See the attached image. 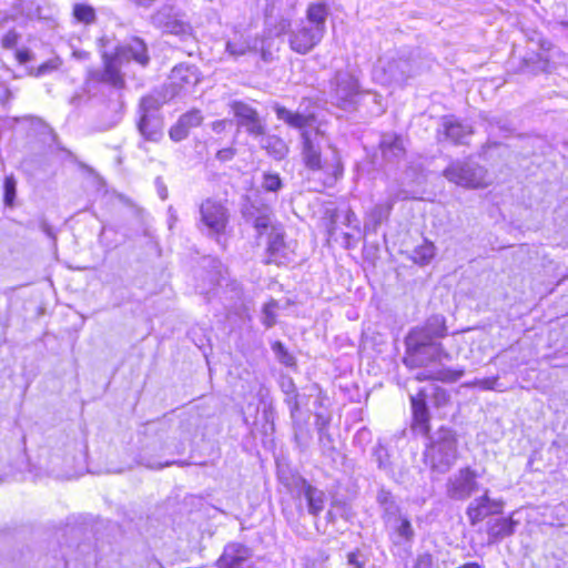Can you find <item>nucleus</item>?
I'll use <instances>...</instances> for the list:
<instances>
[{"label":"nucleus","mask_w":568,"mask_h":568,"mask_svg":"<svg viewBox=\"0 0 568 568\" xmlns=\"http://www.w3.org/2000/svg\"><path fill=\"white\" fill-rule=\"evenodd\" d=\"M447 335V320L439 314L429 316L423 324L408 331L402 362L408 371H416V382L454 384L465 375L464 367L444 364V361L450 359V354L437 341Z\"/></svg>","instance_id":"f257e3e1"},{"label":"nucleus","mask_w":568,"mask_h":568,"mask_svg":"<svg viewBox=\"0 0 568 568\" xmlns=\"http://www.w3.org/2000/svg\"><path fill=\"white\" fill-rule=\"evenodd\" d=\"M302 164L320 183L322 190L329 189L343 178L345 166L341 151L334 143L328 144L329 153L324 154L322 146L308 131L301 133Z\"/></svg>","instance_id":"f03ea898"},{"label":"nucleus","mask_w":568,"mask_h":568,"mask_svg":"<svg viewBox=\"0 0 568 568\" xmlns=\"http://www.w3.org/2000/svg\"><path fill=\"white\" fill-rule=\"evenodd\" d=\"M129 57L141 67L150 63V54L146 43L133 39V44L116 47L113 52H103L101 55L102 70L90 71L88 81L104 83L115 90H123L126 85L124 73L121 70L122 58Z\"/></svg>","instance_id":"7ed1b4c3"},{"label":"nucleus","mask_w":568,"mask_h":568,"mask_svg":"<svg viewBox=\"0 0 568 568\" xmlns=\"http://www.w3.org/2000/svg\"><path fill=\"white\" fill-rule=\"evenodd\" d=\"M253 227L256 231V239L264 240V264L278 267L291 264L296 257V241L286 240L282 225L272 222L268 214L255 217Z\"/></svg>","instance_id":"20e7f679"},{"label":"nucleus","mask_w":568,"mask_h":568,"mask_svg":"<svg viewBox=\"0 0 568 568\" xmlns=\"http://www.w3.org/2000/svg\"><path fill=\"white\" fill-rule=\"evenodd\" d=\"M443 175L458 186L469 190L485 189L490 184L487 179V170L484 168H471L462 162L450 163L444 171Z\"/></svg>","instance_id":"39448f33"},{"label":"nucleus","mask_w":568,"mask_h":568,"mask_svg":"<svg viewBox=\"0 0 568 568\" xmlns=\"http://www.w3.org/2000/svg\"><path fill=\"white\" fill-rule=\"evenodd\" d=\"M428 394L425 387L418 388L409 395L410 430L423 436H429L432 432V414L427 403Z\"/></svg>","instance_id":"423d86ee"},{"label":"nucleus","mask_w":568,"mask_h":568,"mask_svg":"<svg viewBox=\"0 0 568 568\" xmlns=\"http://www.w3.org/2000/svg\"><path fill=\"white\" fill-rule=\"evenodd\" d=\"M229 106L237 124L244 126L247 134L252 136L265 135L266 126L255 108L242 100H234Z\"/></svg>","instance_id":"0eeeda50"},{"label":"nucleus","mask_w":568,"mask_h":568,"mask_svg":"<svg viewBox=\"0 0 568 568\" xmlns=\"http://www.w3.org/2000/svg\"><path fill=\"white\" fill-rule=\"evenodd\" d=\"M202 223L214 234H224L229 224L225 205L217 200L206 199L200 205Z\"/></svg>","instance_id":"6e6552de"},{"label":"nucleus","mask_w":568,"mask_h":568,"mask_svg":"<svg viewBox=\"0 0 568 568\" xmlns=\"http://www.w3.org/2000/svg\"><path fill=\"white\" fill-rule=\"evenodd\" d=\"M251 558L252 552L247 546L232 541L224 546L215 566L216 568H256Z\"/></svg>","instance_id":"1a4fd4ad"},{"label":"nucleus","mask_w":568,"mask_h":568,"mask_svg":"<svg viewBox=\"0 0 568 568\" xmlns=\"http://www.w3.org/2000/svg\"><path fill=\"white\" fill-rule=\"evenodd\" d=\"M200 82V73L194 65L180 63L169 74V90L172 95L189 92Z\"/></svg>","instance_id":"9d476101"},{"label":"nucleus","mask_w":568,"mask_h":568,"mask_svg":"<svg viewBox=\"0 0 568 568\" xmlns=\"http://www.w3.org/2000/svg\"><path fill=\"white\" fill-rule=\"evenodd\" d=\"M478 474L470 467H463L458 474L448 480L447 494L452 499L465 500L478 490Z\"/></svg>","instance_id":"9b49d317"},{"label":"nucleus","mask_w":568,"mask_h":568,"mask_svg":"<svg viewBox=\"0 0 568 568\" xmlns=\"http://www.w3.org/2000/svg\"><path fill=\"white\" fill-rule=\"evenodd\" d=\"M324 34L313 27L301 22L288 37V47L298 54H307L317 47Z\"/></svg>","instance_id":"f8f14e48"},{"label":"nucleus","mask_w":568,"mask_h":568,"mask_svg":"<svg viewBox=\"0 0 568 568\" xmlns=\"http://www.w3.org/2000/svg\"><path fill=\"white\" fill-rule=\"evenodd\" d=\"M504 510L501 500L491 499L487 493L476 498L466 509L469 524L475 526L485 518L494 515H500Z\"/></svg>","instance_id":"ddd939ff"},{"label":"nucleus","mask_w":568,"mask_h":568,"mask_svg":"<svg viewBox=\"0 0 568 568\" xmlns=\"http://www.w3.org/2000/svg\"><path fill=\"white\" fill-rule=\"evenodd\" d=\"M203 122V115L199 109H191L181 114L178 121L170 128L169 136L172 141L179 142L187 138L190 131Z\"/></svg>","instance_id":"4468645a"},{"label":"nucleus","mask_w":568,"mask_h":568,"mask_svg":"<svg viewBox=\"0 0 568 568\" xmlns=\"http://www.w3.org/2000/svg\"><path fill=\"white\" fill-rule=\"evenodd\" d=\"M276 118L287 124L290 128L306 131L316 121L314 113L302 114L286 109L284 105L276 104L274 106Z\"/></svg>","instance_id":"2eb2a0df"},{"label":"nucleus","mask_w":568,"mask_h":568,"mask_svg":"<svg viewBox=\"0 0 568 568\" xmlns=\"http://www.w3.org/2000/svg\"><path fill=\"white\" fill-rule=\"evenodd\" d=\"M442 126L444 138L456 145L465 144V139L473 134L470 126L465 125L462 121L453 116L444 118Z\"/></svg>","instance_id":"dca6fc26"},{"label":"nucleus","mask_w":568,"mask_h":568,"mask_svg":"<svg viewBox=\"0 0 568 568\" xmlns=\"http://www.w3.org/2000/svg\"><path fill=\"white\" fill-rule=\"evenodd\" d=\"M327 17L328 7L325 2H312L306 8V21L304 22L324 34Z\"/></svg>","instance_id":"f3484780"},{"label":"nucleus","mask_w":568,"mask_h":568,"mask_svg":"<svg viewBox=\"0 0 568 568\" xmlns=\"http://www.w3.org/2000/svg\"><path fill=\"white\" fill-rule=\"evenodd\" d=\"M516 521L511 517H499L493 521L487 523V534L490 541L495 542L503 537L514 534Z\"/></svg>","instance_id":"a211bd4d"},{"label":"nucleus","mask_w":568,"mask_h":568,"mask_svg":"<svg viewBox=\"0 0 568 568\" xmlns=\"http://www.w3.org/2000/svg\"><path fill=\"white\" fill-rule=\"evenodd\" d=\"M303 495L307 501L308 513L317 516L324 509L325 496L322 490L312 486L307 480H302Z\"/></svg>","instance_id":"6ab92c4d"},{"label":"nucleus","mask_w":568,"mask_h":568,"mask_svg":"<svg viewBox=\"0 0 568 568\" xmlns=\"http://www.w3.org/2000/svg\"><path fill=\"white\" fill-rule=\"evenodd\" d=\"M225 48L226 51L234 57L245 55L256 50L254 41L243 32L235 33L234 37L226 42Z\"/></svg>","instance_id":"aec40b11"},{"label":"nucleus","mask_w":568,"mask_h":568,"mask_svg":"<svg viewBox=\"0 0 568 568\" xmlns=\"http://www.w3.org/2000/svg\"><path fill=\"white\" fill-rule=\"evenodd\" d=\"M262 148L275 160H283L290 151L287 143L277 134L267 135Z\"/></svg>","instance_id":"412c9836"},{"label":"nucleus","mask_w":568,"mask_h":568,"mask_svg":"<svg viewBox=\"0 0 568 568\" xmlns=\"http://www.w3.org/2000/svg\"><path fill=\"white\" fill-rule=\"evenodd\" d=\"M72 17L77 22L90 26L97 21V11L89 3H75L72 7Z\"/></svg>","instance_id":"4be33fe9"},{"label":"nucleus","mask_w":568,"mask_h":568,"mask_svg":"<svg viewBox=\"0 0 568 568\" xmlns=\"http://www.w3.org/2000/svg\"><path fill=\"white\" fill-rule=\"evenodd\" d=\"M378 148L384 158H392V156L396 155L397 153L398 154L405 153L403 140L397 134L393 135L389 139H384L383 141H381Z\"/></svg>","instance_id":"5701e85b"},{"label":"nucleus","mask_w":568,"mask_h":568,"mask_svg":"<svg viewBox=\"0 0 568 568\" xmlns=\"http://www.w3.org/2000/svg\"><path fill=\"white\" fill-rule=\"evenodd\" d=\"M436 248L435 245L429 241H424L420 245H418L413 252V261L414 263L424 266L428 264L435 256Z\"/></svg>","instance_id":"b1692460"},{"label":"nucleus","mask_w":568,"mask_h":568,"mask_svg":"<svg viewBox=\"0 0 568 568\" xmlns=\"http://www.w3.org/2000/svg\"><path fill=\"white\" fill-rule=\"evenodd\" d=\"M278 310L280 303L274 298H270L264 303L262 307V324L266 328H271L277 323Z\"/></svg>","instance_id":"393cba45"},{"label":"nucleus","mask_w":568,"mask_h":568,"mask_svg":"<svg viewBox=\"0 0 568 568\" xmlns=\"http://www.w3.org/2000/svg\"><path fill=\"white\" fill-rule=\"evenodd\" d=\"M271 348L275 353L280 363L290 368H296L297 363L295 356L286 348L281 341L271 343Z\"/></svg>","instance_id":"a878e982"},{"label":"nucleus","mask_w":568,"mask_h":568,"mask_svg":"<svg viewBox=\"0 0 568 568\" xmlns=\"http://www.w3.org/2000/svg\"><path fill=\"white\" fill-rule=\"evenodd\" d=\"M61 59L57 57L40 63L37 68L28 69L27 75L32 78H40L42 75L57 71L61 67Z\"/></svg>","instance_id":"bb28decb"},{"label":"nucleus","mask_w":568,"mask_h":568,"mask_svg":"<svg viewBox=\"0 0 568 568\" xmlns=\"http://www.w3.org/2000/svg\"><path fill=\"white\" fill-rule=\"evenodd\" d=\"M17 182L12 175L3 179V203L8 207H12L16 202Z\"/></svg>","instance_id":"cd10ccee"},{"label":"nucleus","mask_w":568,"mask_h":568,"mask_svg":"<svg viewBox=\"0 0 568 568\" xmlns=\"http://www.w3.org/2000/svg\"><path fill=\"white\" fill-rule=\"evenodd\" d=\"M139 130L145 139L151 141H155L160 135V130L152 126L150 116L145 114L139 121Z\"/></svg>","instance_id":"c85d7f7f"},{"label":"nucleus","mask_w":568,"mask_h":568,"mask_svg":"<svg viewBox=\"0 0 568 568\" xmlns=\"http://www.w3.org/2000/svg\"><path fill=\"white\" fill-rule=\"evenodd\" d=\"M395 534L405 542H409L414 538V528L408 518H400L399 525L395 529Z\"/></svg>","instance_id":"c756f323"},{"label":"nucleus","mask_w":568,"mask_h":568,"mask_svg":"<svg viewBox=\"0 0 568 568\" xmlns=\"http://www.w3.org/2000/svg\"><path fill=\"white\" fill-rule=\"evenodd\" d=\"M262 186L267 192H277L282 189L283 182L277 173H264Z\"/></svg>","instance_id":"7c9ffc66"},{"label":"nucleus","mask_w":568,"mask_h":568,"mask_svg":"<svg viewBox=\"0 0 568 568\" xmlns=\"http://www.w3.org/2000/svg\"><path fill=\"white\" fill-rule=\"evenodd\" d=\"M20 39V33L17 32L14 29H10L0 38V45L4 50L17 49Z\"/></svg>","instance_id":"2f4dec72"},{"label":"nucleus","mask_w":568,"mask_h":568,"mask_svg":"<svg viewBox=\"0 0 568 568\" xmlns=\"http://www.w3.org/2000/svg\"><path fill=\"white\" fill-rule=\"evenodd\" d=\"M432 395H433V399H434V406L436 408L446 406L450 403V395H449L448 390H446L445 388H443L440 386H435L433 388Z\"/></svg>","instance_id":"473e14b6"},{"label":"nucleus","mask_w":568,"mask_h":568,"mask_svg":"<svg viewBox=\"0 0 568 568\" xmlns=\"http://www.w3.org/2000/svg\"><path fill=\"white\" fill-rule=\"evenodd\" d=\"M13 57L19 65H26L27 63L31 62L34 58L32 51L26 47L16 49Z\"/></svg>","instance_id":"72a5a7b5"},{"label":"nucleus","mask_w":568,"mask_h":568,"mask_svg":"<svg viewBox=\"0 0 568 568\" xmlns=\"http://www.w3.org/2000/svg\"><path fill=\"white\" fill-rule=\"evenodd\" d=\"M236 151L234 148H223L221 150H219L216 152V159L222 161V162H226V161H230L234 158Z\"/></svg>","instance_id":"f704fd0d"},{"label":"nucleus","mask_w":568,"mask_h":568,"mask_svg":"<svg viewBox=\"0 0 568 568\" xmlns=\"http://www.w3.org/2000/svg\"><path fill=\"white\" fill-rule=\"evenodd\" d=\"M414 568H433V558L429 554L417 557Z\"/></svg>","instance_id":"c9c22d12"},{"label":"nucleus","mask_w":568,"mask_h":568,"mask_svg":"<svg viewBox=\"0 0 568 568\" xmlns=\"http://www.w3.org/2000/svg\"><path fill=\"white\" fill-rule=\"evenodd\" d=\"M347 562L355 568H364V562L358 560V551L348 552Z\"/></svg>","instance_id":"e433bc0d"},{"label":"nucleus","mask_w":568,"mask_h":568,"mask_svg":"<svg viewBox=\"0 0 568 568\" xmlns=\"http://www.w3.org/2000/svg\"><path fill=\"white\" fill-rule=\"evenodd\" d=\"M336 519H337L336 515L332 510H328L326 514V520L328 523H335Z\"/></svg>","instance_id":"4c0bfd02"},{"label":"nucleus","mask_w":568,"mask_h":568,"mask_svg":"<svg viewBox=\"0 0 568 568\" xmlns=\"http://www.w3.org/2000/svg\"><path fill=\"white\" fill-rule=\"evenodd\" d=\"M224 124H225V121H216L213 123V129H217V128L223 129Z\"/></svg>","instance_id":"58836bf2"},{"label":"nucleus","mask_w":568,"mask_h":568,"mask_svg":"<svg viewBox=\"0 0 568 568\" xmlns=\"http://www.w3.org/2000/svg\"><path fill=\"white\" fill-rule=\"evenodd\" d=\"M315 134L318 135V136H322V138L325 136V132L323 130L318 129V128H316Z\"/></svg>","instance_id":"ea45409f"},{"label":"nucleus","mask_w":568,"mask_h":568,"mask_svg":"<svg viewBox=\"0 0 568 568\" xmlns=\"http://www.w3.org/2000/svg\"><path fill=\"white\" fill-rule=\"evenodd\" d=\"M345 505L341 501H334L332 503V507H344Z\"/></svg>","instance_id":"a19ab883"}]
</instances>
